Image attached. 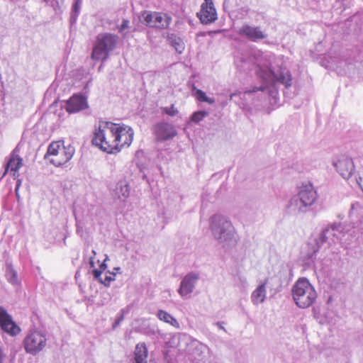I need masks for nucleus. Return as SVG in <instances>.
<instances>
[{
	"mask_svg": "<svg viewBox=\"0 0 363 363\" xmlns=\"http://www.w3.org/2000/svg\"><path fill=\"white\" fill-rule=\"evenodd\" d=\"M337 171L345 179H349L352 175L354 170V164L352 158L341 155L334 163Z\"/></svg>",
	"mask_w": 363,
	"mask_h": 363,
	"instance_id": "9",
	"label": "nucleus"
},
{
	"mask_svg": "<svg viewBox=\"0 0 363 363\" xmlns=\"http://www.w3.org/2000/svg\"><path fill=\"white\" fill-rule=\"evenodd\" d=\"M292 296L296 304L302 308L311 306L317 298L314 287L306 278H299L292 288Z\"/></svg>",
	"mask_w": 363,
	"mask_h": 363,
	"instance_id": "2",
	"label": "nucleus"
},
{
	"mask_svg": "<svg viewBox=\"0 0 363 363\" xmlns=\"http://www.w3.org/2000/svg\"><path fill=\"white\" fill-rule=\"evenodd\" d=\"M147 349L145 343H139L134 351L133 363H147Z\"/></svg>",
	"mask_w": 363,
	"mask_h": 363,
	"instance_id": "16",
	"label": "nucleus"
},
{
	"mask_svg": "<svg viewBox=\"0 0 363 363\" xmlns=\"http://www.w3.org/2000/svg\"><path fill=\"white\" fill-rule=\"evenodd\" d=\"M267 281L259 285L252 294V301L255 304L262 303L266 297L265 285Z\"/></svg>",
	"mask_w": 363,
	"mask_h": 363,
	"instance_id": "17",
	"label": "nucleus"
},
{
	"mask_svg": "<svg viewBox=\"0 0 363 363\" xmlns=\"http://www.w3.org/2000/svg\"><path fill=\"white\" fill-rule=\"evenodd\" d=\"M170 43L176 51L181 54L184 52L185 46L183 40L177 36H172L170 38Z\"/></svg>",
	"mask_w": 363,
	"mask_h": 363,
	"instance_id": "20",
	"label": "nucleus"
},
{
	"mask_svg": "<svg viewBox=\"0 0 363 363\" xmlns=\"http://www.w3.org/2000/svg\"><path fill=\"white\" fill-rule=\"evenodd\" d=\"M259 89H253V91H257Z\"/></svg>",
	"mask_w": 363,
	"mask_h": 363,
	"instance_id": "33",
	"label": "nucleus"
},
{
	"mask_svg": "<svg viewBox=\"0 0 363 363\" xmlns=\"http://www.w3.org/2000/svg\"><path fill=\"white\" fill-rule=\"evenodd\" d=\"M5 359V355L3 352L2 349L0 347V363H4Z\"/></svg>",
	"mask_w": 363,
	"mask_h": 363,
	"instance_id": "29",
	"label": "nucleus"
},
{
	"mask_svg": "<svg viewBox=\"0 0 363 363\" xmlns=\"http://www.w3.org/2000/svg\"><path fill=\"white\" fill-rule=\"evenodd\" d=\"M0 328L11 336H16L21 332V328L13 320L12 317L0 307Z\"/></svg>",
	"mask_w": 363,
	"mask_h": 363,
	"instance_id": "7",
	"label": "nucleus"
},
{
	"mask_svg": "<svg viewBox=\"0 0 363 363\" xmlns=\"http://www.w3.org/2000/svg\"><path fill=\"white\" fill-rule=\"evenodd\" d=\"M157 317L160 320L165 322L176 328H179V322L171 314L163 310L158 311Z\"/></svg>",
	"mask_w": 363,
	"mask_h": 363,
	"instance_id": "19",
	"label": "nucleus"
},
{
	"mask_svg": "<svg viewBox=\"0 0 363 363\" xmlns=\"http://www.w3.org/2000/svg\"><path fill=\"white\" fill-rule=\"evenodd\" d=\"M198 279V276L193 273L188 274L182 281L179 289V294L182 296H186L190 294L194 289V283Z\"/></svg>",
	"mask_w": 363,
	"mask_h": 363,
	"instance_id": "15",
	"label": "nucleus"
},
{
	"mask_svg": "<svg viewBox=\"0 0 363 363\" xmlns=\"http://www.w3.org/2000/svg\"><path fill=\"white\" fill-rule=\"evenodd\" d=\"M74 152L72 145H65L62 140L53 141L49 145L45 157L53 165L60 167L72 158Z\"/></svg>",
	"mask_w": 363,
	"mask_h": 363,
	"instance_id": "3",
	"label": "nucleus"
},
{
	"mask_svg": "<svg viewBox=\"0 0 363 363\" xmlns=\"http://www.w3.org/2000/svg\"><path fill=\"white\" fill-rule=\"evenodd\" d=\"M162 112L169 115V116H176L178 113V111L177 109L174 107V105H172L170 107H165V108H162Z\"/></svg>",
	"mask_w": 363,
	"mask_h": 363,
	"instance_id": "25",
	"label": "nucleus"
},
{
	"mask_svg": "<svg viewBox=\"0 0 363 363\" xmlns=\"http://www.w3.org/2000/svg\"><path fill=\"white\" fill-rule=\"evenodd\" d=\"M261 77L263 79H267L268 77H270L271 76L274 77V72L269 68H267L266 71L264 72V74H261Z\"/></svg>",
	"mask_w": 363,
	"mask_h": 363,
	"instance_id": "26",
	"label": "nucleus"
},
{
	"mask_svg": "<svg viewBox=\"0 0 363 363\" xmlns=\"http://www.w3.org/2000/svg\"><path fill=\"white\" fill-rule=\"evenodd\" d=\"M117 43L118 37L116 35L108 33L99 34L93 46L91 59L95 61H105L108 57L109 52L116 48Z\"/></svg>",
	"mask_w": 363,
	"mask_h": 363,
	"instance_id": "4",
	"label": "nucleus"
},
{
	"mask_svg": "<svg viewBox=\"0 0 363 363\" xmlns=\"http://www.w3.org/2000/svg\"><path fill=\"white\" fill-rule=\"evenodd\" d=\"M143 17L147 25L158 28H165L170 23L171 18L160 12H145Z\"/></svg>",
	"mask_w": 363,
	"mask_h": 363,
	"instance_id": "6",
	"label": "nucleus"
},
{
	"mask_svg": "<svg viewBox=\"0 0 363 363\" xmlns=\"http://www.w3.org/2000/svg\"><path fill=\"white\" fill-rule=\"evenodd\" d=\"M208 114V112L205 111H196L192 114L191 119L193 122L199 123L207 116Z\"/></svg>",
	"mask_w": 363,
	"mask_h": 363,
	"instance_id": "24",
	"label": "nucleus"
},
{
	"mask_svg": "<svg viewBox=\"0 0 363 363\" xmlns=\"http://www.w3.org/2000/svg\"><path fill=\"white\" fill-rule=\"evenodd\" d=\"M129 21L128 20H123L118 29L120 32H123L124 30L128 28Z\"/></svg>",
	"mask_w": 363,
	"mask_h": 363,
	"instance_id": "27",
	"label": "nucleus"
},
{
	"mask_svg": "<svg viewBox=\"0 0 363 363\" xmlns=\"http://www.w3.org/2000/svg\"><path fill=\"white\" fill-rule=\"evenodd\" d=\"M47 345L45 335L38 330L30 331L23 340V346L27 353L35 355L41 352Z\"/></svg>",
	"mask_w": 363,
	"mask_h": 363,
	"instance_id": "5",
	"label": "nucleus"
},
{
	"mask_svg": "<svg viewBox=\"0 0 363 363\" xmlns=\"http://www.w3.org/2000/svg\"><path fill=\"white\" fill-rule=\"evenodd\" d=\"M154 132L160 140H167L177 135L174 126L167 123L157 124L154 128Z\"/></svg>",
	"mask_w": 363,
	"mask_h": 363,
	"instance_id": "13",
	"label": "nucleus"
},
{
	"mask_svg": "<svg viewBox=\"0 0 363 363\" xmlns=\"http://www.w3.org/2000/svg\"><path fill=\"white\" fill-rule=\"evenodd\" d=\"M197 16L202 23L208 24L217 19V13L213 1H205L201 6V10L197 13Z\"/></svg>",
	"mask_w": 363,
	"mask_h": 363,
	"instance_id": "11",
	"label": "nucleus"
},
{
	"mask_svg": "<svg viewBox=\"0 0 363 363\" xmlns=\"http://www.w3.org/2000/svg\"><path fill=\"white\" fill-rule=\"evenodd\" d=\"M106 269V265L104 262L99 265V269H94L92 271V274L95 279H98L100 282L105 285H108L110 282L113 280V277L111 276H106L104 279H101V275L103 272Z\"/></svg>",
	"mask_w": 363,
	"mask_h": 363,
	"instance_id": "18",
	"label": "nucleus"
},
{
	"mask_svg": "<svg viewBox=\"0 0 363 363\" xmlns=\"http://www.w3.org/2000/svg\"><path fill=\"white\" fill-rule=\"evenodd\" d=\"M220 239H222V240H226L225 235L224 233H221L220 236Z\"/></svg>",
	"mask_w": 363,
	"mask_h": 363,
	"instance_id": "31",
	"label": "nucleus"
},
{
	"mask_svg": "<svg viewBox=\"0 0 363 363\" xmlns=\"http://www.w3.org/2000/svg\"><path fill=\"white\" fill-rule=\"evenodd\" d=\"M298 197L302 206L307 207L311 206L315 201L317 193L314 190L313 185L308 182L301 185L298 192Z\"/></svg>",
	"mask_w": 363,
	"mask_h": 363,
	"instance_id": "10",
	"label": "nucleus"
},
{
	"mask_svg": "<svg viewBox=\"0 0 363 363\" xmlns=\"http://www.w3.org/2000/svg\"><path fill=\"white\" fill-rule=\"evenodd\" d=\"M278 82L284 84L286 87H289L291 84V77L289 72H282L277 77Z\"/></svg>",
	"mask_w": 363,
	"mask_h": 363,
	"instance_id": "22",
	"label": "nucleus"
},
{
	"mask_svg": "<svg viewBox=\"0 0 363 363\" xmlns=\"http://www.w3.org/2000/svg\"><path fill=\"white\" fill-rule=\"evenodd\" d=\"M88 107L86 97L81 94H74L66 102L65 109L69 113H76Z\"/></svg>",
	"mask_w": 363,
	"mask_h": 363,
	"instance_id": "12",
	"label": "nucleus"
},
{
	"mask_svg": "<svg viewBox=\"0 0 363 363\" xmlns=\"http://www.w3.org/2000/svg\"><path fill=\"white\" fill-rule=\"evenodd\" d=\"M194 95L199 101L207 102L209 104H213L215 102L214 99L207 97L205 92L201 89H196Z\"/></svg>",
	"mask_w": 363,
	"mask_h": 363,
	"instance_id": "21",
	"label": "nucleus"
},
{
	"mask_svg": "<svg viewBox=\"0 0 363 363\" xmlns=\"http://www.w3.org/2000/svg\"><path fill=\"white\" fill-rule=\"evenodd\" d=\"M7 280L9 283H11L13 285H18L19 284L18 279V275L16 272L13 269H10L6 274Z\"/></svg>",
	"mask_w": 363,
	"mask_h": 363,
	"instance_id": "23",
	"label": "nucleus"
},
{
	"mask_svg": "<svg viewBox=\"0 0 363 363\" xmlns=\"http://www.w3.org/2000/svg\"><path fill=\"white\" fill-rule=\"evenodd\" d=\"M23 165V159L13 151L6 164L4 174L9 172L14 179L18 178L19 177V169Z\"/></svg>",
	"mask_w": 363,
	"mask_h": 363,
	"instance_id": "14",
	"label": "nucleus"
},
{
	"mask_svg": "<svg viewBox=\"0 0 363 363\" xmlns=\"http://www.w3.org/2000/svg\"><path fill=\"white\" fill-rule=\"evenodd\" d=\"M133 129L124 123L100 121L93 133V145L108 154H117L130 146Z\"/></svg>",
	"mask_w": 363,
	"mask_h": 363,
	"instance_id": "1",
	"label": "nucleus"
},
{
	"mask_svg": "<svg viewBox=\"0 0 363 363\" xmlns=\"http://www.w3.org/2000/svg\"><path fill=\"white\" fill-rule=\"evenodd\" d=\"M74 9L77 11L79 9V1H75L73 6Z\"/></svg>",
	"mask_w": 363,
	"mask_h": 363,
	"instance_id": "30",
	"label": "nucleus"
},
{
	"mask_svg": "<svg viewBox=\"0 0 363 363\" xmlns=\"http://www.w3.org/2000/svg\"><path fill=\"white\" fill-rule=\"evenodd\" d=\"M90 265H91V267H94V262L93 258L90 259Z\"/></svg>",
	"mask_w": 363,
	"mask_h": 363,
	"instance_id": "32",
	"label": "nucleus"
},
{
	"mask_svg": "<svg viewBox=\"0 0 363 363\" xmlns=\"http://www.w3.org/2000/svg\"><path fill=\"white\" fill-rule=\"evenodd\" d=\"M357 183L363 191V170L359 173V177L357 179Z\"/></svg>",
	"mask_w": 363,
	"mask_h": 363,
	"instance_id": "28",
	"label": "nucleus"
},
{
	"mask_svg": "<svg viewBox=\"0 0 363 363\" xmlns=\"http://www.w3.org/2000/svg\"><path fill=\"white\" fill-rule=\"evenodd\" d=\"M238 33L253 42L263 40L267 35L259 26H255L248 23L243 24L238 30Z\"/></svg>",
	"mask_w": 363,
	"mask_h": 363,
	"instance_id": "8",
	"label": "nucleus"
}]
</instances>
